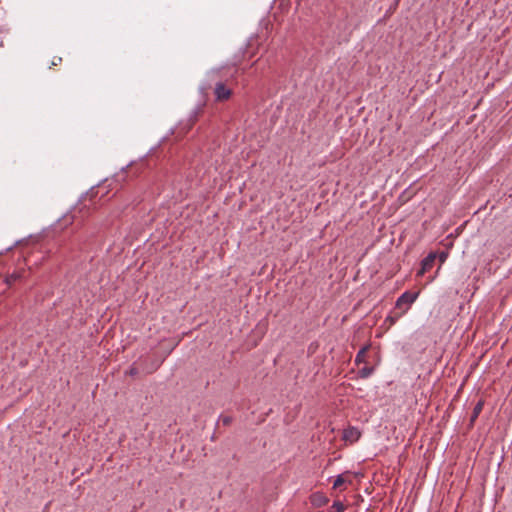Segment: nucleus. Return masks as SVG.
Here are the masks:
<instances>
[{"instance_id":"nucleus-1","label":"nucleus","mask_w":512,"mask_h":512,"mask_svg":"<svg viewBox=\"0 0 512 512\" xmlns=\"http://www.w3.org/2000/svg\"><path fill=\"white\" fill-rule=\"evenodd\" d=\"M222 78V69H213L207 73L208 81L215 83L214 95L217 101H226L232 95L231 88L222 81Z\"/></svg>"},{"instance_id":"nucleus-2","label":"nucleus","mask_w":512,"mask_h":512,"mask_svg":"<svg viewBox=\"0 0 512 512\" xmlns=\"http://www.w3.org/2000/svg\"><path fill=\"white\" fill-rule=\"evenodd\" d=\"M87 201L92 202V197H89L88 194H86L79 200L78 204L72 210V215L69 217H65V220L69 224L78 218L83 219L89 213L91 205L87 203Z\"/></svg>"},{"instance_id":"nucleus-3","label":"nucleus","mask_w":512,"mask_h":512,"mask_svg":"<svg viewBox=\"0 0 512 512\" xmlns=\"http://www.w3.org/2000/svg\"><path fill=\"white\" fill-rule=\"evenodd\" d=\"M418 296L419 292L406 291L397 299L396 307L402 308L403 306H406L403 311V313H405L409 310L410 306L416 301Z\"/></svg>"},{"instance_id":"nucleus-4","label":"nucleus","mask_w":512,"mask_h":512,"mask_svg":"<svg viewBox=\"0 0 512 512\" xmlns=\"http://www.w3.org/2000/svg\"><path fill=\"white\" fill-rule=\"evenodd\" d=\"M361 436L360 431L356 427H348L343 432V439L350 443H354L359 440Z\"/></svg>"},{"instance_id":"nucleus-5","label":"nucleus","mask_w":512,"mask_h":512,"mask_svg":"<svg viewBox=\"0 0 512 512\" xmlns=\"http://www.w3.org/2000/svg\"><path fill=\"white\" fill-rule=\"evenodd\" d=\"M436 255L430 253L427 257H425L421 262V269L418 272V275H423L425 272L429 271L435 262Z\"/></svg>"},{"instance_id":"nucleus-6","label":"nucleus","mask_w":512,"mask_h":512,"mask_svg":"<svg viewBox=\"0 0 512 512\" xmlns=\"http://www.w3.org/2000/svg\"><path fill=\"white\" fill-rule=\"evenodd\" d=\"M201 111H202V108H201V107H197V108H195V109L192 111V113H191V115H190V117H189V119H188V122H187V124H186V126H185L186 131H188L189 129H191V127H192V126H193V124L197 121V119H198L199 115L201 114Z\"/></svg>"},{"instance_id":"nucleus-7","label":"nucleus","mask_w":512,"mask_h":512,"mask_svg":"<svg viewBox=\"0 0 512 512\" xmlns=\"http://www.w3.org/2000/svg\"><path fill=\"white\" fill-rule=\"evenodd\" d=\"M483 406H484L483 400L478 401V403L475 405L472 415H471V419H470L471 423H473L478 418L479 414L481 413V411L483 409Z\"/></svg>"},{"instance_id":"nucleus-8","label":"nucleus","mask_w":512,"mask_h":512,"mask_svg":"<svg viewBox=\"0 0 512 512\" xmlns=\"http://www.w3.org/2000/svg\"><path fill=\"white\" fill-rule=\"evenodd\" d=\"M369 346L363 347L356 355L355 362L357 364L365 362L366 352L368 351Z\"/></svg>"},{"instance_id":"nucleus-9","label":"nucleus","mask_w":512,"mask_h":512,"mask_svg":"<svg viewBox=\"0 0 512 512\" xmlns=\"http://www.w3.org/2000/svg\"><path fill=\"white\" fill-rule=\"evenodd\" d=\"M21 277V274L19 272L12 273L6 277V283L8 285H12L15 283L19 278Z\"/></svg>"},{"instance_id":"nucleus-10","label":"nucleus","mask_w":512,"mask_h":512,"mask_svg":"<svg viewBox=\"0 0 512 512\" xmlns=\"http://www.w3.org/2000/svg\"><path fill=\"white\" fill-rule=\"evenodd\" d=\"M331 511L333 512H344L345 511V506L342 502L340 501H335L331 507Z\"/></svg>"},{"instance_id":"nucleus-11","label":"nucleus","mask_w":512,"mask_h":512,"mask_svg":"<svg viewBox=\"0 0 512 512\" xmlns=\"http://www.w3.org/2000/svg\"><path fill=\"white\" fill-rule=\"evenodd\" d=\"M345 483V479L342 475H339L334 483H333V488L337 489V488H340L343 484Z\"/></svg>"},{"instance_id":"nucleus-12","label":"nucleus","mask_w":512,"mask_h":512,"mask_svg":"<svg viewBox=\"0 0 512 512\" xmlns=\"http://www.w3.org/2000/svg\"><path fill=\"white\" fill-rule=\"evenodd\" d=\"M372 369L370 368H363L359 371V374L361 377H368L371 373Z\"/></svg>"},{"instance_id":"nucleus-13","label":"nucleus","mask_w":512,"mask_h":512,"mask_svg":"<svg viewBox=\"0 0 512 512\" xmlns=\"http://www.w3.org/2000/svg\"><path fill=\"white\" fill-rule=\"evenodd\" d=\"M398 317L388 316L385 322H388L390 326L394 325L397 321Z\"/></svg>"},{"instance_id":"nucleus-14","label":"nucleus","mask_w":512,"mask_h":512,"mask_svg":"<svg viewBox=\"0 0 512 512\" xmlns=\"http://www.w3.org/2000/svg\"><path fill=\"white\" fill-rule=\"evenodd\" d=\"M221 421L223 422L224 425H229L231 423V417L223 416L221 417Z\"/></svg>"},{"instance_id":"nucleus-15","label":"nucleus","mask_w":512,"mask_h":512,"mask_svg":"<svg viewBox=\"0 0 512 512\" xmlns=\"http://www.w3.org/2000/svg\"><path fill=\"white\" fill-rule=\"evenodd\" d=\"M445 259H446V254H445V253H442V254L440 255V260H441V262L443 263V262L445 261Z\"/></svg>"},{"instance_id":"nucleus-16","label":"nucleus","mask_w":512,"mask_h":512,"mask_svg":"<svg viewBox=\"0 0 512 512\" xmlns=\"http://www.w3.org/2000/svg\"><path fill=\"white\" fill-rule=\"evenodd\" d=\"M321 500H322V503H326L327 502V499L326 498H323V497H320Z\"/></svg>"},{"instance_id":"nucleus-17","label":"nucleus","mask_w":512,"mask_h":512,"mask_svg":"<svg viewBox=\"0 0 512 512\" xmlns=\"http://www.w3.org/2000/svg\"><path fill=\"white\" fill-rule=\"evenodd\" d=\"M330 512H333V511H330Z\"/></svg>"},{"instance_id":"nucleus-18","label":"nucleus","mask_w":512,"mask_h":512,"mask_svg":"<svg viewBox=\"0 0 512 512\" xmlns=\"http://www.w3.org/2000/svg\"><path fill=\"white\" fill-rule=\"evenodd\" d=\"M330 512H333V511H330Z\"/></svg>"}]
</instances>
